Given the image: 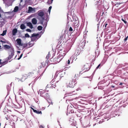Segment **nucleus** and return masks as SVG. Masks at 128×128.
Here are the masks:
<instances>
[{"mask_svg": "<svg viewBox=\"0 0 128 128\" xmlns=\"http://www.w3.org/2000/svg\"><path fill=\"white\" fill-rule=\"evenodd\" d=\"M37 13L38 16L40 17L38 18L40 21V23L44 26V30L45 29L47 26V19H45L43 17L44 15V12L43 10H39L38 12Z\"/></svg>", "mask_w": 128, "mask_h": 128, "instance_id": "obj_1", "label": "nucleus"}, {"mask_svg": "<svg viewBox=\"0 0 128 128\" xmlns=\"http://www.w3.org/2000/svg\"><path fill=\"white\" fill-rule=\"evenodd\" d=\"M86 43V42L84 41L80 42L76 51L75 54L76 55L78 56L79 55L80 53L83 50V49L84 48Z\"/></svg>", "mask_w": 128, "mask_h": 128, "instance_id": "obj_2", "label": "nucleus"}, {"mask_svg": "<svg viewBox=\"0 0 128 128\" xmlns=\"http://www.w3.org/2000/svg\"><path fill=\"white\" fill-rule=\"evenodd\" d=\"M4 46L6 49H10L9 50L11 52V54H9L7 58V61H8L10 60L14 55V48L11 47L9 45H4Z\"/></svg>", "mask_w": 128, "mask_h": 128, "instance_id": "obj_3", "label": "nucleus"}, {"mask_svg": "<svg viewBox=\"0 0 128 128\" xmlns=\"http://www.w3.org/2000/svg\"><path fill=\"white\" fill-rule=\"evenodd\" d=\"M41 35H40L38 33L36 34L34 33L32 34L30 38H31V41L34 42L36 40H38L40 37Z\"/></svg>", "mask_w": 128, "mask_h": 128, "instance_id": "obj_4", "label": "nucleus"}, {"mask_svg": "<svg viewBox=\"0 0 128 128\" xmlns=\"http://www.w3.org/2000/svg\"><path fill=\"white\" fill-rule=\"evenodd\" d=\"M116 112H112L109 115L108 114H106V116L104 117V118L105 119H107L108 118H110L111 117H115L116 116L118 115V116H119L120 115V114H116Z\"/></svg>", "mask_w": 128, "mask_h": 128, "instance_id": "obj_5", "label": "nucleus"}, {"mask_svg": "<svg viewBox=\"0 0 128 128\" xmlns=\"http://www.w3.org/2000/svg\"><path fill=\"white\" fill-rule=\"evenodd\" d=\"M64 55H63L62 54H60L59 56L57 57V60L56 58L53 59V58H51L50 59V60L51 61L54 62L56 61V60L57 62H59L62 60V58L64 57Z\"/></svg>", "mask_w": 128, "mask_h": 128, "instance_id": "obj_6", "label": "nucleus"}, {"mask_svg": "<svg viewBox=\"0 0 128 128\" xmlns=\"http://www.w3.org/2000/svg\"><path fill=\"white\" fill-rule=\"evenodd\" d=\"M65 74V72H59L58 71H57L56 73L54 76V78H56L57 76H59L60 78V79L62 78V77L63 76L62 75V74Z\"/></svg>", "mask_w": 128, "mask_h": 128, "instance_id": "obj_7", "label": "nucleus"}, {"mask_svg": "<svg viewBox=\"0 0 128 128\" xmlns=\"http://www.w3.org/2000/svg\"><path fill=\"white\" fill-rule=\"evenodd\" d=\"M76 80H75L70 81V82L69 84L68 85V87L73 88L74 87V86L76 84Z\"/></svg>", "mask_w": 128, "mask_h": 128, "instance_id": "obj_8", "label": "nucleus"}, {"mask_svg": "<svg viewBox=\"0 0 128 128\" xmlns=\"http://www.w3.org/2000/svg\"><path fill=\"white\" fill-rule=\"evenodd\" d=\"M44 95L45 96L44 97H43L46 100L48 103L49 104H50L51 102L52 104V102L50 98V96L48 95V94L45 93Z\"/></svg>", "mask_w": 128, "mask_h": 128, "instance_id": "obj_9", "label": "nucleus"}, {"mask_svg": "<svg viewBox=\"0 0 128 128\" xmlns=\"http://www.w3.org/2000/svg\"><path fill=\"white\" fill-rule=\"evenodd\" d=\"M70 14H67V18L68 21L67 23V25H68V23L70 21L72 22V20L71 19V18H73V17L70 15Z\"/></svg>", "mask_w": 128, "mask_h": 128, "instance_id": "obj_10", "label": "nucleus"}, {"mask_svg": "<svg viewBox=\"0 0 128 128\" xmlns=\"http://www.w3.org/2000/svg\"><path fill=\"white\" fill-rule=\"evenodd\" d=\"M67 110L69 114L74 112V110L72 109V107L71 106L68 105L67 107Z\"/></svg>", "mask_w": 128, "mask_h": 128, "instance_id": "obj_11", "label": "nucleus"}, {"mask_svg": "<svg viewBox=\"0 0 128 128\" xmlns=\"http://www.w3.org/2000/svg\"><path fill=\"white\" fill-rule=\"evenodd\" d=\"M35 8H33L31 7H29L28 11V12H32V13H34L35 12Z\"/></svg>", "mask_w": 128, "mask_h": 128, "instance_id": "obj_12", "label": "nucleus"}, {"mask_svg": "<svg viewBox=\"0 0 128 128\" xmlns=\"http://www.w3.org/2000/svg\"><path fill=\"white\" fill-rule=\"evenodd\" d=\"M18 44L20 46H23V44L22 43V40L20 38H18L16 40Z\"/></svg>", "mask_w": 128, "mask_h": 128, "instance_id": "obj_13", "label": "nucleus"}, {"mask_svg": "<svg viewBox=\"0 0 128 128\" xmlns=\"http://www.w3.org/2000/svg\"><path fill=\"white\" fill-rule=\"evenodd\" d=\"M56 86L55 84H48L46 86V88H54Z\"/></svg>", "mask_w": 128, "mask_h": 128, "instance_id": "obj_14", "label": "nucleus"}, {"mask_svg": "<svg viewBox=\"0 0 128 128\" xmlns=\"http://www.w3.org/2000/svg\"><path fill=\"white\" fill-rule=\"evenodd\" d=\"M84 69H86V70L85 71H88L90 69L89 65L88 64H86L84 65Z\"/></svg>", "mask_w": 128, "mask_h": 128, "instance_id": "obj_15", "label": "nucleus"}, {"mask_svg": "<svg viewBox=\"0 0 128 128\" xmlns=\"http://www.w3.org/2000/svg\"><path fill=\"white\" fill-rule=\"evenodd\" d=\"M17 32V30L16 28H14L12 31V34L13 36L16 35Z\"/></svg>", "mask_w": 128, "mask_h": 128, "instance_id": "obj_16", "label": "nucleus"}, {"mask_svg": "<svg viewBox=\"0 0 128 128\" xmlns=\"http://www.w3.org/2000/svg\"><path fill=\"white\" fill-rule=\"evenodd\" d=\"M32 22L33 24H37V20L36 18H34L32 19Z\"/></svg>", "mask_w": 128, "mask_h": 128, "instance_id": "obj_17", "label": "nucleus"}, {"mask_svg": "<svg viewBox=\"0 0 128 128\" xmlns=\"http://www.w3.org/2000/svg\"><path fill=\"white\" fill-rule=\"evenodd\" d=\"M71 106H73L74 108L76 109L78 108H79V107H80V106L76 104H73V105H72Z\"/></svg>", "mask_w": 128, "mask_h": 128, "instance_id": "obj_18", "label": "nucleus"}, {"mask_svg": "<svg viewBox=\"0 0 128 128\" xmlns=\"http://www.w3.org/2000/svg\"><path fill=\"white\" fill-rule=\"evenodd\" d=\"M27 26H29L32 29L33 28V25L31 22H28L27 23Z\"/></svg>", "mask_w": 128, "mask_h": 128, "instance_id": "obj_19", "label": "nucleus"}, {"mask_svg": "<svg viewBox=\"0 0 128 128\" xmlns=\"http://www.w3.org/2000/svg\"><path fill=\"white\" fill-rule=\"evenodd\" d=\"M47 63V60H46V62L44 63L43 62L42 63L40 68H41L42 67H45Z\"/></svg>", "mask_w": 128, "mask_h": 128, "instance_id": "obj_20", "label": "nucleus"}, {"mask_svg": "<svg viewBox=\"0 0 128 128\" xmlns=\"http://www.w3.org/2000/svg\"><path fill=\"white\" fill-rule=\"evenodd\" d=\"M34 42L30 43V42L28 44V47L29 48L32 46L34 45Z\"/></svg>", "mask_w": 128, "mask_h": 128, "instance_id": "obj_21", "label": "nucleus"}, {"mask_svg": "<svg viewBox=\"0 0 128 128\" xmlns=\"http://www.w3.org/2000/svg\"><path fill=\"white\" fill-rule=\"evenodd\" d=\"M45 91H42V92H41L39 93H40V95L42 97H45V96L44 95L45 93Z\"/></svg>", "mask_w": 128, "mask_h": 128, "instance_id": "obj_22", "label": "nucleus"}, {"mask_svg": "<svg viewBox=\"0 0 128 128\" xmlns=\"http://www.w3.org/2000/svg\"><path fill=\"white\" fill-rule=\"evenodd\" d=\"M100 12H98V13H97L96 17V18L97 20H97L98 21V20L99 19V18H100Z\"/></svg>", "mask_w": 128, "mask_h": 128, "instance_id": "obj_23", "label": "nucleus"}, {"mask_svg": "<svg viewBox=\"0 0 128 128\" xmlns=\"http://www.w3.org/2000/svg\"><path fill=\"white\" fill-rule=\"evenodd\" d=\"M20 28L21 29L24 30L26 28V26L24 24H22L20 26Z\"/></svg>", "mask_w": 128, "mask_h": 128, "instance_id": "obj_24", "label": "nucleus"}, {"mask_svg": "<svg viewBox=\"0 0 128 128\" xmlns=\"http://www.w3.org/2000/svg\"><path fill=\"white\" fill-rule=\"evenodd\" d=\"M1 60H0V65L1 64L2 65L0 66V67H1L2 66H3L6 64L7 63V62H6L5 61L4 62H1Z\"/></svg>", "mask_w": 128, "mask_h": 128, "instance_id": "obj_25", "label": "nucleus"}, {"mask_svg": "<svg viewBox=\"0 0 128 128\" xmlns=\"http://www.w3.org/2000/svg\"><path fill=\"white\" fill-rule=\"evenodd\" d=\"M27 75H25V76H23L22 77V79H21V81H23V80H25L27 78Z\"/></svg>", "mask_w": 128, "mask_h": 128, "instance_id": "obj_26", "label": "nucleus"}, {"mask_svg": "<svg viewBox=\"0 0 128 128\" xmlns=\"http://www.w3.org/2000/svg\"><path fill=\"white\" fill-rule=\"evenodd\" d=\"M18 6H16L14 8V12H16L18 11Z\"/></svg>", "mask_w": 128, "mask_h": 128, "instance_id": "obj_27", "label": "nucleus"}, {"mask_svg": "<svg viewBox=\"0 0 128 128\" xmlns=\"http://www.w3.org/2000/svg\"><path fill=\"white\" fill-rule=\"evenodd\" d=\"M54 0H48L47 2V4H51Z\"/></svg>", "mask_w": 128, "mask_h": 128, "instance_id": "obj_28", "label": "nucleus"}, {"mask_svg": "<svg viewBox=\"0 0 128 128\" xmlns=\"http://www.w3.org/2000/svg\"><path fill=\"white\" fill-rule=\"evenodd\" d=\"M34 112L36 113V114H42V112L41 111H38L36 110H34Z\"/></svg>", "mask_w": 128, "mask_h": 128, "instance_id": "obj_29", "label": "nucleus"}, {"mask_svg": "<svg viewBox=\"0 0 128 128\" xmlns=\"http://www.w3.org/2000/svg\"><path fill=\"white\" fill-rule=\"evenodd\" d=\"M30 36L29 34L27 33L26 34H25L24 36H23V38H29Z\"/></svg>", "mask_w": 128, "mask_h": 128, "instance_id": "obj_30", "label": "nucleus"}, {"mask_svg": "<svg viewBox=\"0 0 128 128\" xmlns=\"http://www.w3.org/2000/svg\"><path fill=\"white\" fill-rule=\"evenodd\" d=\"M6 30L3 31L2 33L1 34V35L2 36H4L6 34Z\"/></svg>", "mask_w": 128, "mask_h": 128, "instance_id": "obj_31", "label": "nucleus"}, {"mask_svg": "<svg viewBox=\"0 0 128 128\" xmlns=\"http://www.w3.org/2000/svg\"><path fill=\"white\" fill-rule=\"evenodd\" d=\"M16 71V70H12L8 72H7V73L8 74H10V73L14 72H15Z\"/></svg>", "mask_w": 128, "mask_h": 128, "instance_id": "obj_32", "label": "nucleus"}, {"mask_svg": "<svg viewBox=\"0 0 128 128\" xmlns=\"http://www.w3.org/2000/svg\"><path fill=\"white\" fill-rule=\"evenodd\" d=\"M37 29L39 30H40L42 29V27L41 26H39L37 27Z\"/></svg>", "mask_w": 128, "mask_h": 128, "instance_id": "obj_33", "label": "nucleus"}, {"mask_svg": "<svg viewBox=\"0 0 128 128\" xmlns=\"http://www.w3.org/2000/svg\"><path fill=\"white\" fill-rule=\"evenodd\" d=\"M82 115V114L79 112H78L77 114H76V116L77 117H80Z\"/></svg>", "mask_w": 128, "mask_h": 128, "instance_id": "obj_34", "label": "nucleus"}, {"mask_svg": "<svg viewBox=\"0 0 128 128\" xmlns=\"http://www.w3.org/2000/svg\"><path fill=\"white\" fill-rule=\"evenodd\" d=\"M7 89L8 90V92H9L10 90V87L9 86H7Z\"/></svg>", "mask_w": 128, "mask_h": 128, "instance_id": "obj_35", "label": "nucleus"}, {"mask_svg": "<svg viewBox=\"0 0 128 128\" xmlns=\"http://www.w3.org/2000/svg\"><path fill=\"white\" fill-rule=\"evenodd\" d=\"M4 18H2L0 19V23L2 24L4 22Z\"/></svg>", "mask_w": 128, "mask_h": 128, "instance_id": "obj_36", "label": "nucleus"}, {"mask_svg": "<svg viewBox=\"0 0 128 128\" xmlns=\"http://www.w3.org/2000/svg\"><path fill=\"white\" fill-rule=\"evenodd\" d=\"M5 4L6 5H7L8 6L11 5V4L10 3L8 2H6Z\"/></svg>", "mask_w": 128, "mask_h": 128, "instance_id": "obj_37", "label": "nucleus"}, {"mask_svg": "<svg viewBox=\"0 0 128 128\" xmlns=\"http://www.w3.org/2000/svg\"><path fill=\"white\" fill-rule=\"evenodd\" d=\"M95 53L96 55L97 54L98 56V55L99 54V51L98 50H96L95 51Z\"/></svg>", "mask_w": 128, "mask_h": 128, "instance_id": "obj_38", "label": "nucleus"}, {"mask_svg": "<svg viewBox=\"0 0 128 128\" xmlns=\"http://www.w3.org/2000/svg\"><path fill=\"white\" fill-rule=\"evenodd\" d=\"M123 64H120L118 67V69H119L120 68H122V67Z\"/></svg>", "mask_w": 128, "mask_h": 128, "instance_id": "obj_39", "label": "nucleus"}, {"mask_svg": "<svg viewBox=\"0 0 128 128\" xmlns=\"http://www.w3.org/2000/svg\"><path fill=\"white\" fill-rule=\"evenodd\" d=\"M24 48H25L27 46H28V44H23V46H22Z\"/></svg>", "mask_w": 128, "mask_h": 128, "instance_id": "obj_40", "label": "nucleus"}, {"mask_svg": "<svg viewBox=\"0 0 128 128\" xmlns=\"http://www.w3.org/2000/svg\"><path fill=\"white\" fill-rule=\"evenodd\" d=\"M43 73V72L38 77H36V78L35 79L34 81H36L40 76H42V75Z\"/></svg>", "mask_w": 128, "mask_h": 128, "instance_id": "obj_41", "label": "nucleus"}, {"mask_svg": "<svg viewBox=\"0 0 128 128\" xmlns=\"http://www.w3.org/2000/svg\"><path fill=\"white\" fill-rule=\"evenodd\" d=\"M71 58L69 59L68 61H67L66 63L67 64H69L70 63V60H71Z\"/></svg>", "mask_w": 128, "mask_h": 128, "instance_id": "obj_42", "label": "nucleus"}, {"mask_svg": "<svg viewBox=\"0 0 128 128\" xmlns=\"http://www.w3.org/2000/svg\"><path fill=\"white\" fill-rule=\"evenodd\" d=\"M52 8V6H50L48 8V12H49V13H50V10L51 9V8Z\"/></svg>", "mask_w": 128, "mask_h": 128, "instance_id": "obj_43", "label": "nucleus"}, {"mask_svg": "<svg viewBox=\"0 0 128 128\" xmlns=\"http://www.w3.org/2000/svg\"><path fill=\"white\" fill-rule=\"evenodd\" d=\"M32 73L30 72V73H29L28 74V75H27V77H28L29 76H32Z\"/></svg>", "mask_w": 128, "mask_h": 128, "instance_id": "obj_44", "label": "nucleus"}, {"mask_svg": "<svg viewBox=\"0 0 128 128\" xmlns=\"http://www.w3.org/2000/svg\"><path fill=\"white\" fill-rule=\"evenodd\" d=\"M50 52H49L48 53V54H47L46 57V59L47 58V60H48V58H49V57L50 56Z\"/></svg>", "mask_w": 128, "mask_h": 128, "instance_id": "obj_45", "label": "nucleus"}, {"mask_svg": "<svg viewBox=\"0 0 128 128\" xmlns=\"http://www.w3.org/2000/svg\"><path fill=\"white\" fill-rule=\"evenodd\" d=\"M98 89H101L102 90H103V87H102V86H98Z\"/></svg>", "mask_w": 128, "mask_h": 128, "instance_id": "obj_46", "label": "nucleus"}, {"mask_svg": "<svg viewBox=\"0 0 128 128\" xmlns=\"http://www.w3.org/2000/svg\"><path fill=\"white\" fill-rule=\"evenodd\" d=\"M72 30L73 29L71 27H70L69 29V31L70 32H71L72 31Z\"/></svg>", "mask_w": 128, "mask_h": 128, "instance_id": "obj_47", "label": "nucleus"}, {"mask_svg": "<svg viewBox=\"0 0 128 128\" xmlns=\"http://www.w3.org/2000/svg\"><path fill=\"white\" fill-rule=\"evenodd\" d=\"M26 30L28 32H31V30L28 28Z\"/></svg>", "mask_w": 128, "mask_h": 128, "instance_id": "obj_48", "label": "nucleus"}, {"mask_svg": "<svg viewBox=\"0 0 128 128\" xmlns=\"http://www.w3.org/2000/svg\"><path fill=\"white\" fill-rule=\"evenodd\" d=\"M22 54H21L19 58H18V60H19L22 57Z\"/></svg>", "mask_w": 128, "mask_h": 128, "instance_id": "obj_49", "label": "nucleus"}, {"mask_svg": "<svg viewBox=\"0 0 128 128\" xmlns=\"http://www.w3.org/2000/svg\"><path fill=\"white\" fill-rule=\"evenodd\" d=\"M128 36H127L124 40V41L125 42H126L128 39Z\"/></svg>", "mask_w": 128, "mask_h": 128, "instance_id": "obj_50", "label": "nucleus"}, {"mask_svg": "<svg viewBox=\"0 0 128 128\" xmlns=\"http://www.w3.org/2000/svg\"><path fill=\"white\" fill-rule=\"evenodd\" d=\"M122 20L126 24L127 23L126 21L124 19H122Z\"/></svg>", "mask_w": 128, "mask_h": 128, "instance_id": "obj_51", "label": "nucleus"}, {"mask_svg": "<svg viewBox=\"0 0 128 128\" xmlns=\"http://www.w3.org/2000/svg\"><path fill=\"white\" fill-rule=\"evenodd\" d=\"M100 64H99L98 66L96 67L95 70H97V69H98V68H99V67L100 66Z\"/></svg>", "mask_w": 128, "mask_h": 128, "instance_id": "obj_52", "label": "nucleus"}, {"mask_svg": "<svg viewBox=\"0 0 128 128\" xmlns=\"http://www.w3.org/2000/svg\"><path fill=\"white\" fill-rule=\"evenodd\" d=\"M74 19L73 21L74 22H75L76 21L77 22L76 23H78V21L77 20H76V19L75 20V21H74Z\"/></svg>", "mask_w": 128, "mask_h": 128, "instance_id": "obj_53", "label": "nucleus"}, {"mask_svg": "<svg viewBox=\"0 0 128 128\" xmlns=\"http://www.w3.org/2000/svg\"><path fill=\"white\" fill-rule=\"evenodd\" d=\"M108 25V24L106 23H105L104 25V27L105 28H106V26L107 25Z\"/></svg>", "mask_w": 128, "mask_h": 128, "instance_id": "obj_54", "label": "nucleus"}, {"mask_svg": "<svg viewBox=\"0 0 128 128\" xmlns=\"http://www.w3.org/2000/svg\"><path fill=\"white\" fill-rule=\"evenodd\" d=\"M8 0H3L4 2V3L5 4L7 2Z\"/></svg>", "mask_w": 128, "mask_h": 128, "instance_id": "obj_55", "label": "nucleus"}, {"mask_svg": "<svg viewBox=\"0 0 128 128\" xmlns=\"http://www.w3.org/2000/svg\"><path fill=\"white\" fill-rule=\"evenodd\" d=\"M68 94V93L66 94L65 95V96H64V98H65L66 97V96H69L68 95H67L68 94Z\"/></svg>", "mask_w": 128, "mask_h": 128, "instance_id": "obj_56", "label": "nucleus"}, {"mask_svg": "<svg viewBox=\"0 0 128 128\" xmlns=\"http://www.w3.org/2000/svg\"><path fill=\"white\" fill-rule=\"evenodd\" d=\"M43 90H41V89H40V90L39 91V92H38V94H39V93H40V92H42Z\"/></svg>", "mask_w": 128, "mask_h": 128, "instance_id": "obj_57", "label": "nucleus"}, {"mask_svg": "<svg viewBox=\"0 0 128 128\" xmlns=\"http://www.w3.org/2000/svg\"><path fill=\"white\" fill-rule=\"evenodd\" d=\"M126 65L127 64V63L124 64H123L122 67H124L125 66H126Z\"/></svg>", "mask_w": 128, "mask_h": 128, "instance_id": "obj_58", "label": "nucleus"}, {"mask_svg": "<svg viewBox=\"0 0 128 128\" xmlns=\"http://www.w3.org/2000/svg\"><path fill=\"white\" fill-rule=\"evenodd\" d=\"M104 93H105V94H108V92H107V91H105L104 92Z\"/></svg>", "mask_w": 128, "mask_h": 128, "instance_id": "obj_59", "label": "nucleus"}, {"mask_svg": "<svg viewBox=\"0 0 128 128\" xmlns=\"http://www.w3.org/2000/svg\"><path fill=\"white\" fill-rule=\"evenodd\" d=\"M40 128H44V127L43 126H42L40 125Z\"/></svg>", "mask_w": 128, "mask_h": 128, "instance_id": "obj_60", "label": "nucleus"}, {"mask_svg": "<svg viewBox=\"0 0 128 128\" xmlns=\"http://www.w3.org/2000/svg\"><path fill=\"white\" fill-rule=\"evenodd\" d=\"M6 118L7 120H9V118L8 117H6Z\"/></svg>", "mask_w": 128, "mask_h": 128, "instance_id": "obj_61", "label": "nucleus"}, {"mask_svg": "<svg viewBox=\"0 0 128 128\" xmlns=\"http://www.w3.org/2000/svg\"><path fill=\"white\" fill-rule=\"evenodd\" d=\"M30 108H31L32 110H33V112H34V110H35L34 109V108H33L32 107H30Z\"/></svg>", "mask_w": 128, "mask_h": 128, "instance_id": "obj_62", "label": "nucleus"}, {"mask_svg": "<svg viewBox=\"0 0 128 128\" xmlns=\"http://www.w3.org/2000/svg\"><path fill=\"white\" fill-rule=\"evenodd\" d=\"M102 121H100L99 122V124H101L102 123Z\"/></svg>", "mask_w": 128, "mask_h": 128, "instance_id": "obj_63", "label": "nucleus"}, {"mask_svg": "<svg viewBox=\"0 0 128 128\" xmlns=\"http://www.w3.org/2000/svg\"><path fill=\"white\" fill-rule=\"evenodd\" d=\"M22 89H20L19 90V91H22Z\"/></svg>", "mask_w": 128, "mask_h": 128, "instance_id": "obj_64", "label": "nucleus"}]
</instances>
